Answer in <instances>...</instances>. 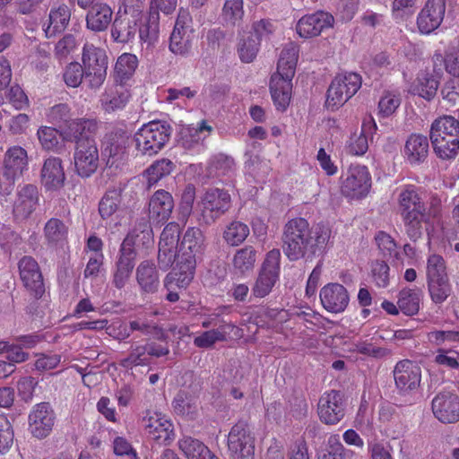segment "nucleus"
Wrapping results in <instances>:
<instances>
[{
	"label": "nucleus",
	"instance_id": "f257e3e1",
	"mask_svg": "<svg viewBox=\"0 0 459 459\" xmlns=\"http://www.w3.org/2000/svg\"><path fill=\"white\" fill-rule=\"evenodd\" d=\"M429 137L436 154L443 160L453 159L459 150V121L451 116L434 120Z\"/></svg>",
	"mask_w": 459,
	"mask_h": 459
},
{
	"label": "nucleus",
	"instance_id": "f03ea898",
	"mask_svg": "<svg viewBox=\"0 0 459 459\" xmlns=\"http://www.w3.org/2000/svg\"><path fill=\"white\" fill-rule=\"evenodd\" d=\"M283 252L290 260L296 261L311 255L313 238L307 220L296 218L289 221L283 231Z\"/></svg>",
	"mask_w": 459,
	"mask_h": 459
},
{
	"label": "nucleus",
	"instance_id": "7ed1b4c3",
	"mask_svg": "<svg viewBox=\"0 0 459 459\" xmlns=\"http://www.w3.org/2000/svg\"><path fill=\"white\" fill-rule=\"evenodd\" d=\"M81 61L87 87L100 89L107 78L108 61L106 50L86 42L82 49Z\"/></svg>",
	"mask_w": 459,
	"mask_h": 459
},
{
	"label": "nucleus",
	"instance_id": "20e7f679",
	"mask_svg": "<svg viewBox=\"0 0 459 459\" xmlns=\"http://www.w3.org/2000/svg\"><path fill=\"white\" fill-rule=\"evenodd\" d=\"M171 127L160 121H152L142 126L134 134L136 151L142 155L153 156L169 142Z\"/></svg>",
	"mask_w": 459,
	"mask_h": 459
},
{
	"label": "nucleus",
	"instance_id": "39448f33",
	"mask_svg": "<svg viewBox=\"0 0 459 459\" xmlns=\"http://www.w3.org/2000/svg\"><path fill=\"white\" fill-rule=\"evenodd\" d=\"M28 169V154L21 146L10 147L4 158L0 172V195L8 196L13 190L15 181Z\"/></svg>",
	"mask_w": 459,
	"mask_h": 459
},
{
	"label": "nucleus",
	"instance_id": "423d86ee",
	"mask_svg": "<svg viewBox=\"0 0 459 459\" xmlns=\"http://www.w3.org/2000/svg\"><path fill=\"white\" fill-rule=\"evenodd\" d=\"M139 235L136 230L130 232L123 240L117 261L112 272V283L118 289H123L128 282L135 265L136 251Z\"/></svg>",
	"mask_w": 459,
	"mask_h": 459
},
{
	"label": "nucleus",
	"instance_id": "0eeeda50",
	"mask_svg": "<svg viewBox=\"0 0 459 459\" xmlns=\"http://www.w3.org/2000/svg\"><path fill=\"white\" fill-rule=\"evenodd\" d=\"M281 273V252L273 248L269 251L263 261L251 291L255 298L268 296L279 281Z\"/></svg>",
	"mask_w": 459,
	"mask_h": 459
},
{
	"label": "nucleus",
	"instance_id": "6e6552de",
	"mask_svg": "<svg viewBox=\"0 0 459 459\" xmlns=\"http://www.w3.org/2000/svg\"><path fill=\"white\" fill-rule=\"evenodd\" d=\"M297 64H290L284 57H279L277 72L270 81V91L274 105L278 109L285 110L291 96L292 79Z\"/></svg>",
	"mask_w": 459,
	"mask_h": 459
},
{
	"label": "nucleus",
	"instance_id": "1a4fd4ad",
	"mask_svg": "<svg viewBox=\"0 0 459 459\" xmlns=\"http://www.w3.org/2000/svg\"><path fill=\"white\" fill-rule=\"evenodd\" d=\"M361 77L356 73L338 74L332 81L328 91L326 105L332 109L347 102L360 88Z\"/></svg>",
	"mask_w": 459,
	"mask_h": 459
},
{
	"label": "nucleus",
	"instance_id": "9d476101",
	"mask_svg": "<svg viewBox=\"0 0 459 459\" xmlns=\"http://www.w3.org/2000/svg\"><path fill=\"white\" fill-rule=\"evenodd\" d=\"M228 450L230 459H255V437L246 422L238 421L231 428Z\"/></svg>",
	"mask_w": 459,
	"mask_h": 459
},
{
	"label": "nucleus",
	"instance_id": "9b49d317",
	"mask_svg": "<svg viewBox=\"0 0 459 459\" xmlns=\"http://www.w3.org/2000/svg\"><path fill=\"white\" fill-rule=\"evenodd\" d=\"M230 194L220 188H210L201 197L198 204L201 220L210 225L224 214L230 207Z\"/></svg>",
	"mask_w": 459,
	"mask_h": 459
},
{
	"label": "nucleus",
	"instance_id": "f8f14e48",
	"mask_svg": "<svg viewBox=\"0 0 459 459\" xmlns=\"http://www.w3.org/2000/svg\"><path fill=\"white\" fill-rule=\"evenodd\" d=\"M40 193L33 184L19 185L16 188L12 206L13 220L26 221L39 205Z\"/></svg>",
	"mask_w": 459,
	"mask_h": 459
},
{
	"label": "nucleus",
	"instance_id": "ddd939ff",
	"mask_svg": "<svg viewBox=\"0 0 459 459\" xmlns=\"http://www.w3.org/2000/svg\"><path fill=\"white\" fill-rule=\"evenodd\" d=\"M194 39L191 15L186 10L180 9L170 35L169 49L176 55L184 56L190 51Z\"/></svg>",
	"mask_w": 459,
	"mask_h": 459
},
{
	"label": "nucleus",
	"instance_id": "4468645a",
	"mask_svg": "<svg viewBox=\"0 0 459 459\" xmlns=\"http://www.w3.org/2000/svg\"><path fill=\"white\" fill-rule=\"evenodd\" d=\"M180 226L176 222H169L163 229L160 242L158 261L163 269H167L178 261Z\"/></svg>",
	"mask_w": 459,
	"mask_h": 459
},
{
	"label": "nucleus",
	"instance_id": "2eb2a0df",
	"mask_svg": "<svg viewBox=\"0 0 459 459\" xmlns=\"http://www.w3.org/2000/svg\"><path fill=\"white\" fill-rule=\"evenodd\" d=\"M56 415L48 403L35 404L28 417L29 431L38 439L49 436L55 425Z\"/></svg>",
	"mask_w": 459,
	"mask_h": 459
},
{
	"label": "nucleus",
	"instance_id": "dca6fc26",
	"mask_svg": "<svg viewBox=\"0 0 459 459\" xmlns=\"http://www.w3.org/2000/svg\"><path fill=\"white\" fill-rule=\"evenodd\" d=\"M371 186V177L365 166L353 165L347 171L342 182V192L350 198L365 196Z\"/></svg>",
	"mask_w": 459,
	"mask_h": 459
},
{
	"label": "nucleus",
	"instance_id": "f3484780",
	"mask_svg": "<svg viewBox=\"0 0 459 459\" xmlns=\"http://www.w3.org/2000/svg\"><path fill=\"white\" fill-rule=\"evenodd\" d=\"M394 384L399 393L408 394L420 386L421 369L414 361L403 359L396 363L393 370Z\"/></svg>",
	"mask_w": 459,
	"mask_h": 459
},
{
	"label": "nucleus",
	"instance_id": "a211bd4d",
	"mask_svg": "<svg viewBox=\"0 0 459 459\" xmlns=\"http://www.w3.org/2000/svg\"><path fill=\"white\" fill-rule=\"evenodd\" d=\"M74 162L76 173L82 178H89L97 170L99 152L94 140L78 142L74 155Z\"/></svg>",
	"mask_w": 459,
	"mask_h": 459
},
{
	"label": "nucleus",
	"instance_id": "6ab92c4d",
	"mask_svg": "<svg viewBox=\"0 0 459 459\" xmlns=\"http://www.w3.org/2000/svg\"><path fill=\"white\" fill-rule=\"evenodd\" d=\"M204 247V236L197 227H190L185 232L179 245L178 263H189L192 266L196 264L197 259L202 255Z\"/></svg>",
	"mask_w": 459,
	"mask_h": 459
},
{
	"label": "nucleus",
	"instance_id": "aec40b11",
	"mask_svg": "<svg viewBox=\"0 0 459 459\" xmlns=\"http://www.w3.org/2000/svg\"><path fill=\"white\" fill-rule=\"evenodd\" d=\"M434 416L442 423H455L459 420V396L452 392L438 393L432 400Z\"/></svg>",
	"mask_w": 459,
	"mask_h": 459
},
{
	"label": "nucleus",
	"instance_id": "412c9836",
	"mask_svg": "<svg viewBox=\"0 0 459 459\" xmlns=\"http://www.w3.org/2000/svg\"><path fill=\"white\" fill-rule=\"evenodd\" d=\"M447 0H427L417 18L420 31L429 34L442 23Z\"/></svg>",
	"mask_w": 459,
	"mask_h": 459
},
{
	"label": "nucleus",
	"instance_id": "4be33fe9",
	"mask_svg": "<svg viewBox=\"0 0 459 459\" xmlns=\"http://www.w3.org/2000/svg\"><path fill=\"white\" fill-rule=\"evenodd\" d=\"M143 425L147 434L160 444L169 443L174 438L173 424L160 412L147 411Z\"/></svg>",
	"mask_w": 459,
	"mask_h": 459
},
{
	"label": "nucleus",
	"instance_id": "5701e85b",
	"mask_svg": "<svg viewBox=\"0 0 459 459\" xmlns=\"http://www.w3.org/2000/svg\"><path fill=\"white\" fill-rule=\"evenodd\" d=\"M334 18L326 12H316L301 17L297 25L296 30L300 38L310 39L320 35L328 28L333 26Z\"/></svg>",
	"mask_w": 459,
	"mask_h": 459
},
{
	"label": "nucleus",
	"instance_id": "b1692460",
	"mask_svg": "<svg viewBox=\"0 0 459 459\" xmlns=\"http://www.w3.org/2000/svg\"><path fill=\"white\" fill-rule=\"evenodd\" d=\"M20 276L24 287L35 298L45 291L43 277L37 261L31 256H24L19 262Z\"/></svg>",
	"mask_w": 459,
	"mask_h": 459
},
{
	"label": "nucleus",
	"instance_id": "393cba45",
	"mask_svg": "<svg viewBox=\"0 0 459 459\" xmlns=\"http://www.w3.org/2000/svg\"><path fill=\"white\" fill-rule=\"evenodd\" d=\"M318 415L325 424H336L344 416L342 394L332 390L325 393L318 402Z\"/></svg>",
	"mask_w": 459,
	"mask_h": 459
},
{
	"label": "nucleus",
	"instance_id": "a878e982",
	"mask_svg": "<svg viewBox=\"0 0 459 459\" xmlns=\"http://www.w3.org/2000/svg\"><path fill=\"white\" fill-rule=\"evenodd\" d=\"M323 307L330 313H342L347 307L350 297L347 290L339 283H328L320 290Z\"/></svg>",
	"mask_w": 459,
	"mask_h": 459
},
{
	"label": "nucleus",
	"instance_id": "bb28decb",
	"mask_svg": "<svg viewBox=\"0 0 459 459\" xmlns=\"http://www.w3.org/2000/svg\"><path fill=\"white\" fill-rule=\"evenodd\" d=\"M138 31V18L134 14L117 13L111 28V38L117 43H129Z\"/></svg>",
	"mask_w": 459,
	"mask_h": 459
},
{
	"label": "nucleus",
	"instance_id": "cd10ccee",
	"mask_svg": "<svg viewBox=\"0 0 459 459\" xmlns=\"http://www.w3.org/2000/svg\"><path fill=\"white\" fill-rule=\"evenodd\" d=\"M41 183L48 191H56L64 186L65 174L62 160L58 157L48 158L41 169Z\"/></svg>",
	"mask_w": 459,
	"mask_h": 459
},
{
	"label": "nucleus",
	"instance_id": "c85d7f7f",
	"mask_svg": "<svg viewBox=\"0 0 459 459\" xmlns=\"http://www.w3.org/2000/svg\"><path fill=\"white\" fill-rule=\"evenodd\" d=\"M173 208L174 200L170 193L158 190L149 202V218L157 223L164 222L170 217Z\"/></svg>",
	"mask_w": 459,
	"mask_h": 459
},
{
	"label": "nucleus",
	"instance_id": "c756f323",
	"mask_svg": "<svg viewBox=\"0 0 459 459\" xmlns=\"http://www.w3.org/2000/svg\"><path fill=\"white\" fill-rule=\"evenodd\" d=\"M428 137L420 134H411L405 142L403 157L405 160L412 165L423 163L429 155Z\"/></svg>",
	"mask_w": 459,
	"mask_h": 459
},
{
	"label": "nucleus",
	"instance_id": "7c9ffc66",
	"mask_svg": "<svg viewBox=\"0 0 459 459\" xmlns=\"http://www.w3.org/2000/svg\"><path fill=\"white\" fill-rule=\"evenodd\" d=\"M212 132V126L206 120H202L196 124V126L187 127L182 131L180 143L186 150L199 151Z\"/></svg>",
	"mask_w": 459,
	"mask_h": 459
},
{
	"label": "nucleus",
	"instance_id": "2f4dec72",
	"mask_svg": "<svg viewBox=\"0 0 459 459\" xmlns=\"http://www.w3.org/2000/svg\"><path fill=\"white\" fill-rule=\"evenodd\" d=\"M113 19V10L105 3L91 5L86 14V28L93 32L105 31Z\"/></svg>",
	"mask_w": 459,
	"mask_h": 459
},
{
	"label": "nucleus",
	"instance_id": "473e14b6",
	"mask_svg": "<svg viewBox=\"0 0 459 459\" xmlns=\"http://www.w3.org/2000/svg\"><path fill=\"white\" fill-rule=\"evenodd\" d=\"M131 97L130 91L125 84L116 82L107 87L101 95L100 102L107 112H114L126 107Z\"/></svg>",
	"mask_w": 459,
	"mask_h": 459
},
{
	"label": "nucleus",
	"instance_id": "72a5a7b5",
	"mask_svg": "<svg viewBox=\"0 0 459 459\" xmlns=\"http://www.w3.org/2000/svg\"><path fill=\"white\" fill-rule=\"evenodd\" d=\"M135 278L142 291L154 293L160 285L159 271L152 261L141 262L135 270Z\"/></svg>",
	"mask_w": 459,
	"mask_h": 459
},
{
	"label": "nucleus",
	"instance_id": "f704fd0d",
	"mask_svg": "<svg viewBox=\"0 0 459 459\" xmlns=\"http://www.w3.org/2000/svg\"><path fill=\"white\" fill-rule=\"evenodd\" d=\"M236 328L231 322L221 320L217 329H212L202 333L194 339V344L198 348L208 349L217 342H224L227 336Z\"/></svg>",
	"mask_w": 459,
	"mask_h": 459
},
{
	"label": "nucleus",
	"instance_id": "c9c22d12",
	"mask_svg": "<svg viewBox=\"0 0 459 459\" xmlns=\"http://www.w3.org/2000/svg\"><path fill=\"white\" fill-rule=\"evenodd\" d=\"M377 128L376 123L370 117L368 120H364L359 133L355 132L347 143V150L350 154L361 156L368 149V134Z\"/></svg>",
	"mask_w": 459,
	"mask_h": 459
},
{
	"label": "nucleus",
	"instance_id": "e433bc0d",
	"mask_svg": "<svg viewBox=\"0 0 459 459\" xmlns=\"http://www.w3.org/2000/svg\"><path fill=\"white\" fill-rule=\"evenodd\" d=\"M257 258V252L252 246L238 249L233 255L231 264L233 272L240 276H246L253 272Z\"/></svg>",
	"mask_w": 459,
	"mask_h": 459
},
{
	"label": "nucleus",
	"instance_id": "4c0bfd02",
	"mask_svg": "<svg viewBox=\"0 0 459 459\" xmlns=\"http://www.w3.org/2000/svg\"><path fill=\"white\" fill-rule=\"evenodd\" d=\"M71 18V10L66 4H60L50 10L48 24L44 29L47 38H52L56 33L65 30Z\"/></svg>",
	"mask_w": 459,
	"mask_h": 459
},
{
	"label": "nucleus",
	"instance_id": "58836bf2",
	"mask_svg": "<svg viewBox=\"0 0 459 459\" xmlns=\"http://www.w3.org/2000/svg\"><path fill=\"white\" fill-rule=\"evenodd\" d=\"M397 202L400 215L427 211L420 195L412 186L401 190Z\"/></svg>",
	"mask_w": 459,
	"mask_h": 459
},
{
	"label": "nucleus",
	"instance_id": "ea45409f",
	"mask_svg": "<svg viewBox=\"0 0 459 459\" xmlns=\"http://www.w3.org/2000/svg\"><path fill=\"white\" fill-rule=\"evenodd\" d=\"M68 226L58 218H51L44 225L43 236L48 246H63L68 236Z\"/></svg>",
	"mask_w": 459,
	"mask_h": 459
},
{
	"label": "nucleus",
	"instance_id": "a19ab883",
	"mask_svg": "<svg viewBox=\"0 0 459 459\" xmlns=\"http://www.w3.org/2000/svg\"><path fill=\"white\" fill-rule=\"evenodd\" d=\"M176 262L178 269L169 273L164 281V285L168 290H174L176 287L185 289L194 278L196 264L190 266L191 264L189 263Z\"/></svg>",
	"mask_w": 459,
	"mask_h": 459
},
{
	"label": "nucleus",
	"instance_id": "79ce46f5",
	"mask_svg": "<svg viewBox=\"0 0 459 459\" xmlns=\"http://www.w3.org/2000/svg\"><path fill=\"white\" fill-rule=\"evenodd\" d=\"M445 65L446 71L459 78V48L456 47H450L446 51L445 56L440 53H436L433 56L434 72L437 74L442 73V65Z\"/></svg>",
	"mask_w": 459,
	"mask_h": 459
},
{
	"label": "nucleus",
	"instance_id": "37998d69",
	"mask_svg": "<svg viewBox=\"0 0 459 459\" xmlns=\"http://www.w3.org/2000/svg\"><path fill=\"white\" fill-rule=\"evenodd\" d=\"M138 66L135 55L124 53L118 56L114 67V80L116 82L125 84L133 77Z\"/></svg>",
	"mask_w": 459,
	"mask_h": 459
},
{
	"label": "nucleus",
	"instance_id": "c03bdc74",
	"mask_svg": "<svg viewBox=\"0 0 459 459\" xmlns=\"http://www.w3.org/2000/svg\"><path fill=\"white\" fill-rule=\"evenodd\" d=\"M37 138L41 148L48 152H60L63 149L62 133L52 126H41L37 130Z\"/></svg>",
	"mask_w": 459,
	"mask_h": 459
},
{
	"label": "nucleus",
	"instance_id": "a18cd8bd",
	"mask_svg": "<svg viewBox=\"0 0 459 459\" xmlns=\"http://www.w3.org/2000/svg\"><path fill=\"white\" fill-rule=\"evenodd\" d=\"M178 446L187 459H219L198 439L186 437L178 441Z\"/></svg>",
	"mask_w": 459,
	"mask_h": 459
},
{
	"label": "nucleus",
	"instance_id": "49530a36",
	"mask_svg": "<svg viewBox=\"0 0 459 459\" xmlns=\"http://www.w3.org/2000/svg\"><path fill=\"white\" fill-rule=\"evenodd\" d=\"M438 85V80L434 75L422 73L411 86V92L429 100L435 97Z\"/></svg>",
	"mask_w": 459,
	"mask_h": 459
},
{
	"label": "nucleus",
	"instance_id": "de8ad7c7",
	"mask_svg": "<svg viewBox=\"0 0 459 459\" xmlns=\"http://www.w3.org/2000/svg\"><path fill=\"white\" fill-rule=\"evenodd\" d=\"M407 236L412 241H417L423 233V222L429 223L427 211L401 215Z\"/></svg>",
	"mask_w": 459,
	"mask_h": 459
},
{
	"label": "nucleus",
	"instance_id": "09e8293b",
	"mask_svg": "<svg viewBox=\"0 0 459 459\" xmlns=\"http://www.w3.org/2000/svg\"><path fill=\"white\" fill-rule=\"evenodd\" d=\"M68 134L78 145V142L93 140L91 135L97 130V123L92 119L79 118L72 120L68 126Z\"/></svg>",
	"mask_w": 459,
	"mask_h": 459
},
{
	"label": "nucleus",
	"instance_id": "8fccbe9b",
	"mask_svg": "<svg viewBox=\"0 0 459 459\" xmlns=\"http://www.w3.org/2000/svg\"><path fill=\"white\" fill-rule=\"evenodd\" d=\"M172 407L177 414L193 418L198 410V399L192 394L180 391L175 396Z\"/></svg>",
	"mask_w": 459,
	"mask_h": 459
},
{
	"label": "nucleus",
	"instance_id": "3c124183",
	"mask_svg": "<svg viewBox=\"0 0 459 459\" xmlns=\"http://www.w3.org/2000/svg\"><path fill=\"white\" fill-rule=\"evenodd\" d=\"M421 291L418 289H403L399 293L398 307L407 316L416 315L420 310Z\"/></svg>",
	"mask_w": 459,
	"mask_h": 459
},
{
	"label": "nucleus",
	"instance_id": "603ef678",
	"mask_svg": "<svg viewBox=\"0 0 459 459\" xmlns=\"http://www.w3.org/2000/svg\"><path fill=\"white\" fill-rule=\"evenodd\" d=\"M250 233L249 227L239 221L230 222L223 230V239L230 247L241 245Z\"/></svg>",
	"mask_w": 459,
	"mask_h": 459
},
{
	"label": "nucleus",
	"instance_id": "864d4df0",
	"mask_svg": "<svg viewBox=\"0 0 459 459\" xmlns=\"http://www.w3.org/2000/svg\"><path fill=\"white\" fill-rule=\"evenodd\" d=\"M160 14L158 10H152L148 20L142 27L138 26L139 38L142 42L146 43L148 46L154 44L159 38L160 26H159Z\"/></svg>",
	"mask_w": 459,
	"mask_h": 459
},
{
	"label": "nucleus",
	"instance_id": "5fc2aeb1",
	"mask_svg": "<svg viewBox=\"0 0 459 459\" xmlns=\"http://www.w3.org/2000/svg\"><path fill=\"white\" fill-rule=\"evenodd\" d=\"M245 155L247 157L245 161L246 172L256 180L264 179L271 169L268 160L249 152H247Z\"/></svg>",
	"mask_w": 459,
	"mask_h": 459
},
{
	"label": "nucleus",
	"instance_id": "6e6d98bb",
	"mask_svg": "<svg viewBox=\"0 0 459 459\" xmlns=\"http://www.w3.org/2000/svg\"><path fill=\"white\" fill-rule=\"evenodd\" d=\"M174 168V163L169 159H161L153 162L144 172L148 186L152 187L162 178L169 175Z\"/></svg>",
	"mask_w": 459,
	"mask_h": 459
},
{
	"label": "nucleus",
	"instance_id": "4d7b16f0",
	"mask_svg": "<svg viewBox=\"0 0 459 459\" xmlns=\"http://www.w3.org/2000/svg\"><path fill=\"white\" fill-rule=\"evenodd\" d=\"M259 46L260 41L254 38L252 32L244 31L238 47L240 60L244 63L252 62L259 51Z\"/></svg>",
	"mask_w": 459,
	"mask_h": 459
},
{
	"label": "nucleus",
	"instance_id": "13d9d810",
	"mask_svg": "<svg viewBox=\"0 0 459 459\" xmlns=\"http://www.w3.org/2000/svg\"><path fill=\"white\" fill-rule=\"evenodd\" d=\"M352 452L344 447L339 435H331L325 448L318 453L317 459H346Z\"/></svg>",
	"mask_w": 459,
	"mask_h": 459
},
{
	"label": "nucleus",
	"instance_id": "bf43d9fd",
	"mask_svg": "<svg viewBox=\"0 0 459 459\" xmlns=\"http://www.w3.org/2000/svg\"><path fill=\"white\" fill-rule=\"evenodd\" d=\"M150 363L146 344L132 345L128 356L121 361V365L125 368L147 366Z\"/></svg>",
	"mask_w": 459,
	"mask_h": 459
},
{
	"label": "nucleus",
	"instance_id": "052dcab7",
	"mask_svg": "<svg viewBox=\"0 0 459 459\" xmlns=\"http://www.w3.org/2000/svg\"><path fill=\"white\" fill-rule=\"evenodd\" d=\"M131 331L141 332L144 335H153L158 339H163L164 333L161 327L145 316H138L129 322Z\"/></svg>",
	"mask_w": 459,
	"mask_h": 459
},
{
	"label": "nucleus",
	"instance_id": "680f3d73",
	"mask_svg": "<svg viewBox=\"0 0 459 459\" xmlns=\"http://www.w3.org/2000/svg\"><path fill=\"white\" fill-rule=\"evenodd\" d=\"M428 290L435 304H442L451 294L448 278L428 281Z\"/></svg>",
	"mask_w": 459,
	"mask_h": 459
},
{
	"label": "nucleus",
	"instance_id": "e2e57ef3",
	"mask_svg": "<svg viewBox=\"0 0 459 459\" xmlns=\"http://www.w3.org/2000/svg\"><path fill=\"white\" fill-rule=\"evenodd\" d=\"M120 195L116 190L108 191L99 204V212L102 219L108 220L119 211Z\"/></svg>",
	"mask_w": 459,
	"mask_h": 459
},
{
	"label": "nucleus",
	"instance_id": "0e129e2a",
	"mask_svg": "<svg viewBox=\"0 0 459 459\" xmlns=\"http://www.w3.org/2000/svg\"><path fill=\"white\" fill-rule=\"evenodd\" d=\"M71 117L69 106L64 103L55 105L46 111L47 121L55 126L70 123Z\"/></svg>",
	"mask_w": 459,
	"mask_h": 459
},
{
	"label": "nucleus",
	"instance_id": "69168bd1",
	"mask_svg": "<svg viewBox=\"0 0 459 459\" xmlns=\"http://www.w3.org/2000/svg\"><path fill=\"white\" fill-rule=\"evenodd\" d=\"M77 48L78 43L75 37L72 34H66L56 42L54 56L59 61L65 60Z\"/></svg>",
	"mask_w": 459,
	"mask_h": 459
},
{
	"label": "nucleus",
	"instance_id": "338daca9",
	"mask_svg": "<svg viewBox=\"0 0 459 459\" xmlns=\"http://www.w3.org/2000/svg\"><path fill=\"white\" fill-rule=\"evenodd\" d=\"M222 16L230 24H237L244 16L243 0H225Z\"/></svg>",
	"mask_w": 459,
	"mask_h": 459
},
{
	"label": "nucleus",
	"instance_id": "774afa93",
	"mask_svg": "<svg viewBox=\"0 0 459 459\" xmlns=\"http://www.w3.org/2000/svg\"><path fill=\"white\" fill-rule=\"evenodd\" d=\"M63 78L68 87L76 88L85 81L84 70L78 62H71L64 71Z\"/></svg>",
	"mask_w": 459,
	"mask_h": 459
}]
</instances>
